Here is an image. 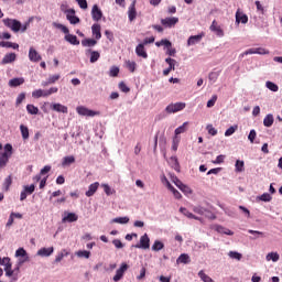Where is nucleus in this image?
<instances>
[{"instance_id":"nucleus-1","label":"nucleus","mask_w":282,"mask_h":282,"mask_svg":"<svg viewBox=\"0 0 282 282\" xmlns=\"http://www.w3.org/2000/svg\"><path fill=\"white\" fill-rule=\"evenodd\" d=\"M3 23H4L6 28H9V30L13 31L14 33L26 32L28 26L30 25V23L21 24V21L17 20V19H10V18L4 19Z\"/></svg>"},{"instance_id":"nucleus-2","label":"nucleus","mask_w":282,"mask_h":282,"mask_svg":"<svg viewBox=\"0 0 282 282\" xmlns=\"http://www.w3.org/2000/svg\"><path fill=\"white\" fill-rule=\"evenodd\" d=\"M53 25L56 28V30H61L65 35V41L67 43H70V45H80V41L78 37L74 34H69V29L65 26L64 24L54 22Z\"/></svg>"},{"instance_id":"nucleus-3","label":"nucleus","mask_w":282,"mask_h":282,"mask_svg":"<svg viewBox=\"0 0 282 282\" xmlns=\"http://www.w3.org/2000/svg\"><path fill=\"white\" fill-rule=\"evenodd\" d=\"M10 158H12V144L7 143L4 145V152L0 153V169H4V166H8Z\"/></svg>"},{"instance_id":"nucleus-4","label":"nucleus","mask_w":282,"mask_h":282,"mask_svg":"<svg viewBox=\"0 0 282 282\" xmlns=\"http://www.w3.org/2000/svg\"><path fill=\"white\" fill-rule=\"evenodd\" d=\"M52 94H58L57 87H51L48 90L36 89L32 93L33 98H47L52 96Z\"/></svg>"},{"instance_id":"nucleus-5","label":"nucleus","mask_w":282,"mask_h":282,"mask_svg":"<svg viewBox=\"0 0 282 282\" xmlns=\"http://www.w3.org/2000/svg\"><path fill=\"white\" fill-rule=\"evenodd\" d=\"M209 30L218 39H224L226 36V31H224V28L220 25L219 22H217V20H213Z\"/></svg>"},{"instance_id":"nucleus-6","label":"nucleus","mask_w":282,"mask_h":282,"mask_svg":"<svg viewBox=\"0 0 282 282\" xmlns=\"http://www.w3.org/2000/svg\"><path fill=\"white\" fill-rule=\"evenodd\" d=\"M156 47H162L164 46L165 53L167 56H175V48H173V44L169 40H161L159 42H155Z\"/></svg>"},{"instance_id":"nucleus-7","label":"nucleus","mask_w":282,"mask_h":282,"mask_svg":"<svg viewBox=\"0 0 282 282\" xmlns=\"http://www.w3.org/2000/svg\"><path fill=\"white\" fill-rule=\"evenodd\" d=\"M162 183L166 186V188H169V191H171V193H173L175 195L176 189H175V187H173V184L175 186H177V176L171 175L170 181H169V178L163 177Z\"/></svg>"},{"instance_id":"nucleus-8","label":"nucleus","mask_w":282,"mask_h":282,"mask_svg":"<svg viewBox=\"0 0 282 282\" xmlns=\"http://www.w3.org/2000/svg\"><path fill=\"white\" fill-rule=\"evenodd\" d=\"M76 111L79 116H86L88 118H94V116H100V112L90 110L85 106H78L76 108Z\"/></svg>"},{"instance_id":"nucleus-9","label":"nucleus","mask_w":282,"mask_h":282,"mask_svg":"<svg viewBox=\"0 0 282 282\" xmlns=\"http://www.w3.org/2000/svg\"><path fill=\"white\" fill-rule=\"evenodd\" d=\"M66 19L69 21L72 25H76L80 23V18L76 17V10L67 9L66 11Z\"/></svg>"},{"instance_id":"nucleus-10","label":"nucleus","mask_w":282,"mask_h":282,"mask_svg":"<svg viewBox=\"0 0 282 282\" xmlns=\"http://www.w3.org/2000/svg\"><path fill=\"white\" fill-rule=\"evenodd\" d=\"M135 248H142L143 250H149L151 248V239H149V235L144 234L140 238V245H137Z\"/></svg>"},{"instance_id":"nucleus-11","label":"nucleus","mask_w":282,"mask_h":282,"mask_svg":"<svg viewBox=\"0 0 282 282\" xmlns=\"http://www.w3.org/2000/svg\"><path fill=\"white\" fill-rule=\"evenodd\" d=\"M177 188L185 195V197H193V189L188 185L177 181Z\"/></svg>"},{"instance_id":"nucleus-12","label":"nucleus","mask_w":282,"mask_h":282,"mask_svg":"<svg viewBox=\"0 0 282 282\" xmlns=\"http://www.w3.org/2000/svg\"><path fill=\"white\" fill-rule=\"evenodd\" d=\"M42 56L41 54H39L37 51H35L34 47H30L29 50V59L31 61V63H39L40 61H42Z\"/></svg>"},{"instance_id":"nucleus-13","label":"nucleus","mask_w":282,"mask_h":282,"mask_svg":"<svg viewBox=\"0 0 282 282\" xmlns=\"http://www.w3.org/2000/svg\"><path fill=\"white\" fill-rule=\"evenodd\" d=\"M236 23L237 25H239V23H242L243 25L248 23V15L243 13V11H241L240 9H238L236 12Z\"/></svg>"},{"instance_id":"nucleus-14","label":"nucleus","mask_w":282,"mask_h":282,"mask_svg":"<svg viewBox=\"0 0 282 282\" xmlns=\"http://www.w3.org/2000/svg\"><path fill=\"white\" fill-rule=\"evenodd\" d=\"M93 21H100L102 19V10L98 7V4H94L91 9Z\"/></svg>"},{"instance_id":"nucleus-15","label":"nucleus","mask_w":282,"mask_h":282,"mask_svg":"<svg viewBox=\"0 0 282 282\" xmlns=\"http://www.w3.org/2000/svg\"><path fill=\"white\" fill-rule=\"evenodd\" d=\"M91 33H93V36H95L96 41H100L102 39L100 24H98V23L93 24Z\"/></svg>"},{"instance_id":"nucleus-16","label":"nucleus","mask_w":282,"mask_h":282,"mask_svg":"<svg viewBox=\"0 0 282 282\" xmlns=\"http://www.w3.org/2000/svg\"><path fill=\"white\" fill-rule=\"evenodd\" d=\"M213 230H216V232H219L220 235H228L229 237H232L235 232L228 228H225L220 225H214Z\"/></svg>"},{"instance_id":"nucleus-17","label":"nucleus","mask_w":282,"mask_h":282,"mask_svg":"<svg viewBox=\"0 0 282 282\" xmlns=\"http://www.w3.org/2000/svg\"><path fill=\"white\" fill-rule=\"evenodd\" d=\"M205 34L204 32H202L200 34L198 35H192L188 37L187 40V45L191 46V45H197V43H200L202 42V39H204Z\"/></svg>"},{"instance_id":"nucleus-18","label":"nucleus","mask_w":282,"mask_h":282,"mask_svg":"<svg viewBox=\"0 0 282 282\" xmlns=\"http://www.w3.org/2000/svg\"><path fill=\"white\" fill-rule=\"evenodd\" d=\"M165 63H167L169 67L163 70V76H169L171 72L175 70V59L167 57Z\"/></svg>"},{"instance_id":"nucleus-19","label":"nucleus","mask_w":282,"mask_h":282,"mask_svg":"<svg viewBox=\"0 0 282 282\" xmlns=\"http://www.w3.org/2000/svg\"><path fill=\"white\" fill-rule=\"evenodd\" d=\"M63 224H74V221H78V215L75 213H65V216L62 218Z\"/></svg>"},{"instance_id":"nucleus-20","label":"nucleus","mask_w":282,"mask_h":282,"mask_svg":"<svg viewBox=\"0 0 282 282\" xmlns=\"http://www.w3.org/2000/svg\"><path fill=\"white\" fill-rule=\"evenodd\" d=\"M100 187V183L95 182L88 186V191L86 192V197H94L96 195V192Z\"/></svg>"},{"instance_id":"nucleus-21","label":"nucleus","mask_w":282,"mask_h":282,"mask_svg":"<svg viewBox=\"0 0 282 282\" xmlns=\"http://www.w3.org/2000/svg\"><path fill=\"white\" fill-rule=\"evenodd\" d=\"M51 109H52V111H57V113H67L68 112L67 106H63V104H52Z\"/></svg>"},{"instance_id":"nucleus-22","label":"nucleus","mask_w":282,"mask_h":282,"mask_svg":"<svg viewBox=\"0 0 282 282\" xmlns=\"http://www.w3.org/2000/svg\"><path fill=\"white\" fill-rule=\"evenodd\" d=\"M164 28H173L177 23V18H165L161 20Z\"/></svg>"},{"instance_id":"nucleus-23","label":"nucleus","mask_w":282,"mask_h":282,"mask_svg":"<svg viewBox=\"0 0 282 282\" xmlns=\"http://www.w3.org/2000/svg\"><path fill=\"white\" fill-rule=\"evenodd\" d=\"M135 54H137V56H140L141 58H149V54H147V50H144V44L137 45Z\"/></svg>"},{"instance_id":"nucleus-24","label":"nucleus","mask_w":282,"mask_h":282,"mask_svg":"<svg viewBox=\"0 0 282 282\" xmlns=\"http://www.w3.org/2000/svg\"><path fill=\"white\" fill-rule=\"evenodd\" d=\"M135 17H138V12L135 11V2H132L128 10V19L129 21H135Z\"/></svg>"},{"instance_id":"nucleus-25","label":"nucleus","mask_w":282,"mask_h":282,"mask_svg":"<svg viewBox=\"0 0 282 282\" xmlns=\"http://www.w3.org/2000/svg\"><path fill=\"white\" fill-rule=\"evenodd\" d=\"M221 76V70H213L208 74V80L210 85H215L217 83V79Z\"/></svg>"},{"instance_id":"nucleus-26","label":"nucleus","mask_w":282,"mask_h":282,"mask_svg":"<svg viewBox=\"0 0 282 282\" xmlns=\"http://www.w3.org/2000/svg\"><path fill=\"white\" fill-rule=\"evenodd\" d=\"M281 259V256L276 251H271L265 256V261H272L273 263H276Z\"/></svg>"},{"instance_id":"nucleus-27","label":"nucleus","mask_w":282,"mask_h":282,"mask_svg":"<svg viewBox=\"0 0 282 282\" xmlns=\"http://www.w3.org/2000/svg\"><path fill=\"white\" fill-rule=\"evenodd\" d=\"M17 61V54L15 53H9L6 54L2 58V65H8L10 63H14Z\"/></svg>"},{"instance_id":"nucleus-28","label":"nucleus","mask_w":282,"mask_h":282,"mask_svg":"<svg viewBox=\"0 0 282 282\" xmlns=\"http://www.w3.org/2000/svg\"><path fill=\"white\" fill-rule=\"evenodd\" d=\"M54 253V247H50V248H41L37 251V256L39 257H51V254Z\"/></svg>"},{"instance_id":"nucleus-29","label":"nucleus","mask_w":282,"mask_h":282,"mask_svg":"<svg viewBox=\"0 0 282 282\" xmlns=\"http://www.w3.org/2000/svg\"><path fill=\"white\" fill-rule=\"evenodd\" d=\"M83 47H95V45H98V41L94 39H84L82 40Z\"/></svg>"},{"instance_id":"nucleus-30","label":"nucleus","mask_w":282,"mask_h":282,"mask_svg":"<svg viewBox=\"0 0 282 282\" xmlns=\"http://www.w3.org/2000/svg\"><path fill=\"white\" fill-rule=\"evenodd\" d=\"M272 124H274V115L269 113L263 119V126L270 128Z\"/></svg>"},{"instance_id":"nucleus-31","label":"nucleus","mask_w":282,"mask_h":282,"mask_svg":"<svg viewBox=\"0 0 282 282\" xmlns=\"http://www.w3.org/2000/svg\"><path fill=\"white\" fill-rule=\"evenodd\" d=\"M23 83H25L23 77L13 78L9 80V87H20V85H23Z\"/></svg>"},{"instance_id":"nucleus-32","label":"nucleus","mask_w":282,"mask_h":282,"mask_svg":"<svg viewBox=\"0 0 282 282\" xmlns=\"http://www.w3.org/2000/svg\"><path fill=\"white\" fill-rule=\"evenodd\" d=\"M76 162V158L74 155L64 156L62 160V166H69Z\"/></svg>"},{"instance_id":"nucleus-33","label":"nucleus","mask_w":282,"mask_h":282,"mask_svg":"<svg viewBox=\"0 0 282 282\" xmlns=\"http://www.w3.org/2000/svg\"><path fill=\"white\" fill-rule=\"evenodd\" d=\"M265 87L269 89V91H272L273 94H276V91H279V85H276L274 82L267 80Z\"/></svg>"},{"instance_id":"nucleus-34","label":"nucleus","mask_w":282,"mask_h":282,"mask_svg":"<svg viewBox=\"0 0 282 282\" xmlns=\"http://www.w3.org/2000/svg\"><path fill=\"white\" fill-rule=\"evenodd\" d=\"M101 188H104V193L109 197L111 195H116V189L111 188L109 184H101Z\"/></svg>"},{"instance_id":"nucleus-35","label":"nucleus","mask_w":282,"mask_h":282,"mask_svg":"<svg viewBox=\"0 0 282 282\" xmlns=\"http://www.w3.org/2000/svg\"><path fill=\"white\" fill-rule=\"evenodd\" d=\"M198 276H199L200 281H203V282H215V280H213V278H210L208 274H206V272H204V270H200L198 272Z\"/></svg>"},{"instance_id":"nucleus-36","label":"nucleus","mask_w":282,"mask_h":282,"mask_svg":"<svg viewBox=\"0 0 282 282\" xmlns=\"http://www.w3.org/2000/svg\"><path fill=\"white\" fill-rule=\"evenodd\" d=\"M180 213H182V215L187 217V219H199V217H196L195 215H193V213L188 212V209L184 207L180 208Z\"/></svg>"},{"instance_id":"nucleus-37","label":"nucleus","mask_w":282,"mask_h":282,"mask_svg":"<svg viewBox=\"0 0 282 282\" xmlns=\"http://www.w3.org/2000/svg\"><path fill=\"white\" fill-rule=\"evenodd\" d=\"M87 52L90 54V63H96L100 58V53L98 51L88 50Z\"/></svg>"},{"instance_id":"nucleus-38","label":"nucleus","mask_w":282,"mask_h":282,"mask_svg":"<svg viewBox=\"0 0 282 282\" xmlns=\"http://www.w3.org/2000/svg\"><path fill=\"white\" fill-rule=\"evenodd\" d=\"M235 171L236 173H243L245 171V163L241 160H237L235 164Z\"/></svg>"},{"instance_id":"nucleus-39","label":"nucleus","mask_w":282,"mask_h":282,"mask_svg":"<svg viewBox=\"0 0 282 282\" xmlns=\"http://www.w3.org/2000/svg\"><path fill=\"white\" fill-rule=\"evenodd\" d=\"M228 257L230 259H235L236 261H241V259H243V256L238 251H229Z\"/></svg>"},{"instance_id":"nucleus-40","label":"nucleus","mask_w":282,"mask_h":282,"mask_svg":"<svg viewBox=\"0 0 282 282\" xmlns=\"http://www.w3.org/2000/svg\"><path fill=\"white\" fill-rule=\"evenodd\" d=\"M20 131L23 140H28V138H30V129H28V127H25L24 124H21Z\"/></svg>"},{"instance_id":"nucleus-41","label":"nucleus","mask_w":282,"mask_h":282,"mask_svg":"<svg viewBox=\"0 0 282 282\" xmlns=\"http://www.w3.org/2000/svg\"><path fill=\"white\" fill-rule=\"evenodd\" d=\"M26 111L28 113H30L31 116H37L39 115V107L34 106V105H28L26 106Z\"/></svg>"},{"instance_id":"nucleus-42","label":"nucleus","mask_w":282,"mask_h":282,"mask_svg":"<svg viewBox=\"0 0 282 282\" xmlns=\"http://www.w3.org/2000/svg\"><path fill=\"white\" fill-rule=\"evenodd\" d=\"M14 271L15 270H12V262H8L6 265H4V272H6V276H12L14 274Z\"/></svg>"},{"instance_id":"nucleus-43","label":"nucleus","mask_w":282,"mask_h":282,"mask_svg":"<svg viewBox=\"0 0 282 282\" xmlns=\"http://www.w3.org/2000/svg\"><path fill=\"white\" fill-rule=\"evenodd\" d=\"M178 261H180V263H184L186 265V264L191 263V256H188L187 253H182L178 257Z\"/></svg>"},{"instance_id":"nucleus-44","label":"nucleus","mask_w":282,"mask_h":282,"mask_svg":"<svg viewBox=\"0 0 282 282\" xmlns=\"http://www.w3.org/2000/svg\"><path fill=\"white\" fill-rule=\"evenodd\" d=\"M166 113H177V104H170L165 108Z\"/></svg>"},{"instance_id":"nucleus-45","label":"nucleus","mask_w":282,"mask_h":282,"mask_svg":"<svg viewBox=\"0 0 282 282\" xmlns=\"http://www.w3.org/2000/svg\"><path fill=\"white\" fill-rule=\"evenodd\" d=\"M167 164H170V166H172V169H174V171H177V156H171L167 160Z\"/></svg>"},{"instance_id":"nucleus-46","label":"nucleus","mask_w":282,"mask_h":282,"mask_svg":"<svg viewBox=\"0 0 282 282\" xmlns=\"http://www.w3.org/2000/svg\"><path fill=\"white\" fill-rule=\"evenodd\" d=\"M237 129H239L238 126H231L229 127L226 131H225V137L226 138H230V135H232L235 133V131H237Z\"/></svg>"},{"instance_id":"nucleus-47","label":"nucleus","mask_w":282,"mask_h":282,"mask_svg":"<svg viewBox=\"0 0 282 282\" xmlns=\"http://www.w3.org/2000/svg\"><path fill=\"white\" fill-rule=\"evenodd\" d=\"M77 257H79L80 259H89V257H91V252L87 251V250H79L76 252Z\"/></svg>"},{"instance_id":"nucleus-48","label":"nucleus","mask_w":282,"mask_h":282,"mask_svg":"<svg viewBox=\"0 0 282 282\" xmlns=\"http://www.w3.org/2000/svg\"><path fill=\"white\" fill-rule=\"evenodd\" d=\"M224 162H226V155L220 154L214 161H212V164H224Z\"/></svg>"},{"instance_id":"nucleus-49","label":"nucleus","mask_w":282,"mask_h":282,"mask_svg":"<svg viewBox=\"0 0 282 282\" xmlns=\"http://www.w3.org/2000/svg\"><path fill=\"white\" fill-rule=\"evenodd\" d=\"M248 232L249 235H253L251 239H259V237H263V232L259 230L249 229Z\"/></svg>"},{"instance_id":"nucleus-50","label":"nucleus","mask_w":282,"mask_h":282,"mask_svg":"<svg viewBox=\"0 0 282 282\" xmlns=\"http://www.w3.org/2000/svg\"><path fill=\"white\" fill-rule=\"evenodd\" d=\"M188 131V121H185L181 127L177 128V134L186 133Z\"/></svg>"},{"instance_id":"nucleus-51","label":"nucleus","mask_w":282,"mask_h":282,"mask_svg":"<svg viewBox=\"0 0 282 282\" xmlns=\"http://www.w3.org/2000/svg\"><path fill=\"white\" fill-rule=\"evenodd\" d=\"M256 54H259L260 56H265L267 54H270V51L268 48L263 47H257L254 48Z\"/></svg>"},{"instance_id":"nucleus-52","label":"nucleus","mask_w":282,"mask_h":282,"mask_svg":"<svg viewBox=\"0 0 282 282\" xmlns=\"http://www.w3.org/2000/svg\"><path fill=\"white\" fill-rule=\"evenodd\" d=\"M4 191H10V186H12V175H9L3 183Z\"/></svg>"},{"instance_id":"nucleus-53","label":"nucleus","mask_w":282,"mask_h":282,"mask_svg":"<svg viewBox=\"0 0 282 282\" xmlns=\"http://www.w3.org/2000/svg\"><path fill=\"white\" fill-rule=\"evenodd\" d=\"M135 62H131V61H127L126 62V67L127 69H129V72H131L133 74V72H135Z\"/></svg>"},{"instance_id":"nucleus-54","label":"nucleus","mask_w":282,"mask_h":282,"mask_svg":"<svg viewBox=\"0 0 282 282\" xmlns=\"http://www.w3.org/2000/svg\"><path fill=\"white\" fill-rule=\"evenodd\" d=\"M34 191H36V186L34 184L24 186V192H26V195H32Z\"/></svg>"},{"instance_id":"nucleus-55","label":"nucleus","mask_w":282,"mask_h":282,"mask_svg":"<svg viewBox=\"0 0 282 282\" xmlns=\"http://www.w3.org/2000/svg\"><path fill=\"white\" fill-rule=\"evenodd\" d=\"M193 210L196 213V215H206V213H208V210L202 206H196L193 208Z\"/></svg>"},{"instance_id":"nucleus-56","label":"nucleus","mask_w":282,"mask_h":282,"mask_svg":"<svg viewBox=\"0 0 282 282\" xmlns=\"http://www.w3.org/2000/svg\"><path fill=\"white\" fill-rule=\"evenodd\" d=\"M119 89L120 91H123V94H129L131 91V88H129L124 82L119 83Z\"/></svg>"},{"instance_id":"nucleus-57","label":"nucleus","mask_w":282,"mask_h":282,"mask_svg":"<svg viewBox=\"0 0 282 282\" xmlns=\"http://www.w3.org/2000/svg\"><path fill=\"white\" fill-rule=\"evenodd\" d=\"M260 202H272V195L268 193H263L261 196L258 197Z\"/></svg>"},{"instance_id":"nucleus-58","label":"nucleus","mask_w":282,"mask_h":282,"mask_svg":"<svg viewBox=\"0 0 282 282\" xmlns=\"http://www.w3.org/2000/svg\"><path fill=\"white\" fill-rule=\"evenodd\" d=\"M162 248H164V243L159 240H156L152 246V250H154L155 252L162 250Z\"/></svg>"},{"instance_id":"nucleus-59","label":"nucleus","mask_w":282,"mask_h":282,"mask_svg":"<svg viewBox=\"0 0 282 282\" xmlns=\"http://www.w3.org/2000/svg\"><path fill=\"white\" fill-rule=\"evenodd\" d=\"M215 102H217V95H213L212 98L207 101L208 109L215 107Z\"/></svg>"},{"instance_id":"nucleus-60","label":"nucleus","mask_w":282,"mask_h":282,"mask_svg":"<svg viewBox=\"0 0 282 282\" xmlns=\"http://www.w3.org/2000/svg\"><path fill=\"white\" fill-rule=\"evenodd\" d=\"M115 224H129V217H119L113 219Z\"/></svg>"},{"instance_id":"nucleus-61","label":"nucleus","mask_w":282,"mask_h":282,"mask_svg":"<svg viewBox=\"0 0 282 282\" xmlns=\"http://www.w3.org/2000/svg\"><path fill=\"white\" fill-rule=\"evenodd\" d=\"M256 138H257V130H250L248 140L251 142V144L254 143Z\"/></svg>"},{"instance_id":"nucleus-62","label":"nucleus","mask_w":282,"mask_h":282,"mask_svg":"<svg viewBox=\"0 0 282 282\" xmlns=\"http://www.w3.org/2000/svg\"><path fill=\"white\" fill-rule=\"evenodd\" d=\"M206 130L208 131L209 135H217V129H215L213 124H207Z\"/></svg>"},{"instance_id":"nucleus-63","label":"nucleus","mask_w":282,"mask_h":282,"mask_svg":"<svg viewBox=\"0 0 282 282\" xmlns=\"http://www.w3.org/2000/svg\"><path fill=\"white\" fill-rule=\"evenodd\" d=\"M118 74H120V68H118L117 66H112L110 68V76H112L113 78H116V76H118Z\"/></svg>"},{"instance_id":"nucleus-64","label":"nucleus","mask_w":282,"mask_h":282,"mask_svg":"<svg viewBox=\"0 0 282 282\" xmlns=\"http://www.w3.org/2000/svg\"><path fill=\"white\" fill-rule=\"evenodd\" d=\"M57 80H61V75H51V76L48 77V83H50L51 85H54V83H56Z\"/></svg>"}]
</instances>
